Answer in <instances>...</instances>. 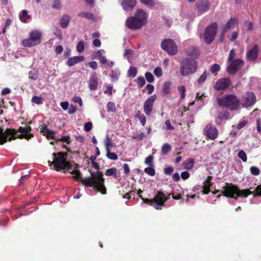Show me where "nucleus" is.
I'll list each match as a JSON object with an SVG mask.
<instances>
[{
	"label": "nucleus",
	"mask_w": 261,
	"mask_h": 261,
	"mask_svg": "<svg viewBox=\"0 0 261 261\" xmlns=\"http://www.w3.org/2000/svg\"><path fill=\"white\" fill-rule=\"evenodd\" d=\"M140 1L149 8L153 7L154 6V3L152 0H140Z\"/></svg>",
	"instance_id": "obj_50"
},
{
	"label": "nucleus",
	"mask_w": 261,
	"mask_h": 261,
	"mask_svg": "<svg viewBox=\"0 0 261 261\" xmlns=\"http://www.w3.org/2000/svg\"><path fill=\"white\" fill-rule=\"evenodd\" d=\"M84 42L83 41H80L78 43H77V46H76V50L77 51L81 53L82 52H83L84 50Z\"/></svg>",
	"instance_id": "obj_52"
},
{
	"label": "nucleus",
	"mask_w": 261,
	"mask_h": 261,
	"mask_svg": "<svg viewBox=\"0 0 261 261\" xmlns=\"http://www.w3.org/2000/svg\"><path fill=\"white\" fill-rule=\"evenodd\" d=\"M32 128L30 126L25 127L20 126L18 130L14 128H7L6 135L7 141H11L17 138L22 139L23 138L29 140L34 137L31 134Z\"/></svg>",
	"instance_id": "obj_4"
},
{
	"label": "nucleus",
	"mask_w": 261,
	"mask_h": 261,
	"mask_svg": "<svg viewBox=\"0 0 261 261\" xmlns=\"http://www.w3.org/2000/svg\"><path fill=\"white\" fill-rule=\"evenodd\" d=\"M194 164V160L193 159L190 158L184 162L183 166L185 169L191 170L193 168Z\"/></svg>",
	"instance_id": "obj_28"
},
{
	"label": "nucleus",
	"mask_w": 261,
	"mask_h": 261,
	"mask_svg": "<svg viewBox=\"0 0 261 261\" xmlns=\"http://www.w3.org/2000/svg\"><path fill=\"white\" fill-rule=\"evenodd\" d=\"M174 170L172 167H168L164 169V173L166 175H170L173 173Z\"/></svg>",
	"instance_id": "obj_56"
},
{
	"label": "nucleus",
	"mask_w": 261,
	"mask_h": 261,
	"mask_svg": "<svg viewBox=\"0 0 261 261\" xmlns=\"http://www.w3.org/2000/svg\"><path fill=\"white\" fill-rule=\"evenodd\" d=\"M137 74V69L135 66H131L127 71V76L134 78Z\"/></svg>",
	"instance_id": "obj_32"
},
{
	"label": "nucleus",
	"mask_w": 261,
	"mask_h": 261,
	"mask_svg": "<svg viewBox=\"0 0 261 261\" xmlns=\"http://www.w3.org/2000/svg\"><path fill=\"white\" fill-rule=\"evenodd\" d=\"M258 53V46L255 44L251 49L247 51L246 54L247 59L250 61L255 62L257 58Z\"/></svg>",
	"instance_id": "obj_18"
},
{
	"label": "nucleus",
	"mask_w": 261,
	"mask_h": 261,
	"mask_svg": "<svg viewBox=\"0 0 261 261\" xmlns=\"http://www.w3.org/2000/svg\"><path fill=\"white\" fill-rule=\"evenodd\" d=\"M207 72L205 70L199 77V79L197 80V83L198 84H201L204 82L207 78Z\"/></svg>",
	"instance_id": "obj_43"
},
{
	"label": "nucleus",
	"mask_w": 261,
	"mask_h": 261,
	"mask_svg": "<svg viewBox=\"0 0 261 261\" xmlns=\"http://www.w3.org/2000/svg\"><path fill=\"white\" fill-rule=\"evenodd\" d=\"M84 60L85 58L84 56H74L73 57L69 58L68 59L67 64L69 66H72L77 63L83 61Z\"/></svg>",
	"instance_id": "obj_25"
},
{
	"label": "nucleus",
	"mask_w": 261,
	"mask_h": 261,
	"mask_svg": "<svg viewBox=\"0 0 261 261\" xmlns=\"http://www.w3.org/2000/svg\"><path fill=\"white\" fill-rule=\"evenodd\" d=\"M231 84V80L229 77L222 78L218 80L214 86L218 91L224 90L228 88Z\"/></svg>",
	"instance_id": "obj_16"
},
{
	"label": "nucleus",
	"mask_w": 261,
	"mask_h": 261,
	"mask_svg": "<svg viewBox=\"0 0 261 261\" xmlns=\"http://www.w3.org/2000/svg\"><path fill=\"white\" fill-rule=\"evenodd\" d=\"M247 122H248L247 121H246V120H243L242 121H240L237 124L236 128L237 129H241L243 127L245 126V125L247 124Z\"/></svg>",
	"instance_id": "obj_59"
},
{
	"label": "nucleus",
	"mask_w": 261,
	"mask_h": 261,
	"mask_svg": "<svg viewBox=\"0 0 261 261\" xmlns=\"http://www.w3.org/2000/svg\"><path fill=\"white\" fill-rule=\"evenodd\" d=\"M210 3L208 0H200L196 4V8L198 12H204L209 10Z\"/></svg>",
	"instance_id": "obj_21"
},
{
	"label": "nucleus",
	"mask_w": 261,
	"mask_h": 261,
	"mask_svg": "<svg viewBox=\"0 0 261 261\" xmlns=\"http://www.w3.org/2000/svg\"><path fill=\"white\" fill-rule=\"evenodd\" d=\"M146 89L147 90V93L150 94L153 92L154 88L152 85L147 84L146 86Z\"/></svg>",
	"instance_id": "obj_60"
},
{
	"label": "nucleus",
	"mask_w": 261,
	"mask_h": 261,
	"mask_svg": "<svg viewBox=\"0 0 261 261\" xmlns=\"http://www.w3.org/2000/svg\"><path fill=\"white\" fill-rule=\"evenodd\" d=\"M100 62L101 64H106V68H112L113 65V62H111V63H107V60L105 56H102L99 59Z\"/></svg>",
	"instance_id": "obj_39"
},
{
	"label": "nucleus",
	"mask_w": 261,
	"mask_h": 261,
	"mask_svg": "<svg viewBox=\"0 0 261 261\" xmlns=\"http://www.w3.org/2000/svg\"><path fill=\"white\" fill-rule=\"evenodd\" d=\"M161 48L170 56L175 55L178 51L176 43L171 39H166L163 40L161 43Z\"/></svg>",
	"instance_id": "obj_10"
},
{
	"label": "nucleus",
	"mask_w": 261,
	"mask_h": 261,
	"mask_svg": "<svg viewBox=\"0 0 261 261\" xmlns=\"http://www.w3.org/2000/svg\"><path fill=\"white\" fill-rule=\"evenodd\" d=\"M156 99V95L154 94L148 98L144 102V112L147 116L150 115L153 110V104Z\"/></svg>",
	"instance_id": "obj_15"
},
{
	"label": "nucleus",
	"mask_w": 261,
	"mask_h": 261,
	"mask_svg": "<svg viewBox=\"0 0 261 261\" xmlns=\"http://www.w3.org/2000/svg\"><path fill=\"white\" fill-rule=\"evenodd\" d=\"M121 5L125 11H130L136 6V0H123Z\"/></svg>",
	"instance_id": "obj_22"
},
{
	"label": "nucleus",
	"mask_w": 261,
	"mask_h": 261,
	"mask_svg": "<svg viewBox=\"0 0 261 261\" xmlns=\"http://www.w3.org/2000/svg\"><path fill=\"white\" fill-rule=\"evenodd\" d=\"M218 104L222 108L230 111H235L240 107V101L234 94H226L217 99Z\"/></svg>",
	"instance_id": "obj_5"
},
{
	"label": "nucleus",
	"mask_w": 261,
	"mask_h": 261,
	"mask_svg": "<svg viewBox=\"0 0 261 261\" xmlns=\"http://www.w3.org/2000/svg\"><path fill=\"white\" fill-rule=\"evenodd\" d=\"M139 88H142L146 83L145 80L143 76H139L135 81Z\"/></svg>",
	"instance_id": "obj_38"
},
{
	"label": "nucleus",
	"mask_w": 261,
	"mask_h": 261,
	"mask_svg": "<svg viewBox=\"0 0 261 261\" xmlns=\"http://www.w3.org/2000/svg\"><path fill=\"white\" fill-rule=\"evenodd\" d=\"M77 16L80 17H84L88 20L96 21L97 19L93 14L89 12H81L78 13Z\"/></svg>",
	"instance_id": "obj_26"
},
{
	"label": "nucleus",
	"mask_w": 261,
	"mask_h": 261,
	"mask_svg": "<svg viewBox=\"0 0 261 261\" xmlns=\"http://www.w3.org/2000/svg\"><path fill=\"white\" fill-rule=\"evenodd\" d=\"M190 176V174L188 171H184L181 173V177L183 180L187 179Z\"/></svg>",
	"instance_id": "obj_64"
},
{
	"label": "nucleus",
	"mask_w": 261,
	"mask_h": 261,
	"mask_svg": "<svg viewBox=\"0 0 261 261\" xmlns=\"http://www.w3.org/2000/svg\"><path fill=\"white\" fill-rule=\"evenodd\" d=\"M220 70V66L219 64H213L210 68V71L211 72V73L215 74H217V72H219Z\"/></svg>",
	"instance_id": "obj_40"
},
{
	"label": "nucleus",
	"mask_w": 261,
	"mask_h": 261,
	"mask_svg": "<svg viewBox=\"0 0 261 261\" xmlns=\"http://www.w3.org/2000/svg\"><path fill=\"white\" fill-rule=\"evenodd\" d=\"M142 201H143V202L147 203V204H148L149 205H151V206H153L154 202H153V199H149L148 198H142Z\"/></svg>",
	"instance_id": "obj_62"
},
{
	"label": "nucleus",
	"mask_w": 261,
	"mask_h": 261,
	"mask_svg": "<svg viewBox=\"0 0 261 261\" xmlns=\"http://www.w3.org/2000/svg\"><path fill=\"white\" fill-rule=\"evenodd\" d=\"M103 53H104V50L103 49H100L98 50L97 51L95 52L93 55V58L99 59L100 58L103 56Z\"/></svg>",
	"instance_id": "obj_54"
},
{
	"label": "nucleus",
	"mask_w": 261,
	"mask_h": 261,
	"mask_svg": "<svg viewBox=\"0 0 261 261\" xmlns=\"http://www.w3.org/2000/svg\"><path fill=\"white\" fill-rule=\"evenodd\" d=\"M105 144L107 157L110 159L114 160V153L110 152L111 148L113 147V143L112 142V138L110 137L108 135L106 136Z\"/></svg>",
	"instance_id": "obj_19"
},
{
	"label": "nucleus",
	"mask_w": 261,
	"mask_h": 261,
	"mask_svg": "<svg viewBox=\"0 0 261 261\" xmlns=\"http://www.w3.org/2000/svg\"><path fill=\"white\" fill-rule=\"evenodd\" d=\"M69 136H62L61 139H57V141H62V142H66L67 144H69L70 143Z\"/></svg>",
	"instance_id": "obj_55"
},
{
	"label": "nucleus",
	"mask_w": 261,
	"mask_h": 261,
	"mask_svg": "<svg viewBox=\"0 0 261 261\" xmlns=\"http://www.w3.org/2000/svg\"><path fill=\"white\" fill-rule=\"evenodd\" d=\"M198 68V62L193 59L185 58L180 63V74L183 76H189L194 73Z\"/></svg>",
	"instance_id": "obj_7"
},
{
	"label": "nucleus",
	"mask_w": 261,
	"mask_h": 261,
	"mask_svg": "<svg viewBox=\"0 0 261 261\" xmlns=\"http://www.w3.org/2000/svg\"><path fill=\"white\" fill-rule=\"evenodd\" d=\"M136 117L137 118H138L142 125L144 126L146 121L145 116L143 114L141 113L140 111H138L137 113Z\"/></svg>",
	"instance_id": "obj_33"
},
{
	"label": "nucleus",
	"mask_w": 261,
	"mask_h": 261,
	"mask_svg": "<svg viewBox=\"0 0 261 261\" xmlns=\"http://www.w3.org/2000/svg\"><path fill=\"white\" fill-rule=\"evenodd\" d=\"M178 91L180 93V98L184 99L185 98V93L186 91V87L184 86H179L178 87Z\"/></svg>",
	"instance_id": "obj_44"
},
{
	"label": "nucleus",
	"mask_w": 261,
	"mask_h": 261,
	"mask_svg": "<svg viewBox=\"0 0 261 261\" xmlns=\"http://www.w3.org/2000/svg\"><path fill=\"white\" fill-rule=\"evenodd\" d=\"M212 177L208 176L206 180L203 182V186H202V193L205 194H208L210 192V187L212 186L213 182L211 181Z\"/></svg>",
	"instance_id": "obj_23"
},
{
	"label": "nucleus",
	"mask_w": 261,
	"mask_h": 261,
	"mask_svg": "<svg viewBox=\"0 0 261 261\" xmlns=\"http://www.w3.org/2000/svg\"><path fill=\"white\" fill-rule=\"evenodd\" d=\"M251 173L253 175H258L259 174L260 170L258 168L255 166H252L250 168Z\"/></svg>",
	"instance_id": "obj_51"
},
{
	"label": "nucleus",
	"mask_w": 261,
	"mask_h": 261,
	"mask_svg": "<svg viewBox=\"0 0 261 261\" xmlns=\"http://www.w3.org/2000/svg\"><path fill=\"white\" fill-rule=\"evenodd\" d=\"M72 100L74 102L79 103L80 106H82V104H83L82 100V98L80 96H75L73 98Z\"/></svg>",
	"instance_id": "obj_61"
},
{
	"label": "nucleus",
	"mask_w": 261,
	"mask_h": 261,
	"mask_svg": "<svg viewBox=\"0 0 261 261\" xmlns=\"http://www.w3.org/2000/svg\"><path fill=\"white\" fill-rule=\"evenodd\" d=\"M172 147L168 143H165L163 145L161 148V154L162 155L167 154L171 150Z\"/></svg>",
	"instance_id": "obj_29"
},
{
	"label": "nucleus",
	"mask_w": 261,
	"mask_h": 261,
	"mask_svg": "<svg viewBox=\"0 0 261 261\" xmlns=\"http://www.w3.org/2000/svg\"><path fill=\"white\" fill-rule=\"evenodd\" d=\"M32 102L40 105L43 103L42 98L41 96H34L32 98Z\"/></svg>",
	"instance_id": "obj_42"
},
{
	"label": "nucleus",
	"mask_w": 261,
	"mask_h": 261,
	"mask_svg": "<svg viewBox=\"0 0 261 261\" xmlns=\"http://www.w3.org/2000/svg\"><path fill=\"white\" fill-rule=\"evenodd\" d=\"M153 73L154 75L158 77H160L162 76L163 75L162 69L160 67H155L153 70Z\"/></svg>",
	"instance_id": "obj_48"
},
{
	"label": "nucleus",
	"mask_w": 261,
	"mask_h": 261,
	"mask_svg": "<svg viewBox=\"0 0 261 261\" xmlns=\"http://www.w3.org/2000/svg\"><path fill=\"white\" fill-rule=\"evenodd\" d=\"M91 177L86 178H82L81 172L73 176V178L78 180L80 179L81 182L86 187H93L98 192L102 194L106 193V188L104 185L103 174L99 171L90 172Z\"/></svg>",
	"instance_id": "obj_2"
},
{
	"label": "nucleus",
	"mask_w": 261,
	"mask_h": 261,
	"mask_svg": "<svg viewBox=\"0 0 261 261\" xmlns=\"http://www.w3.org/2000/svg\"><path fill=\"white\" fill-rule=\"evenodd\" d=\"M53 155L54 156V161L53 162L48 161V164L49 166L53 164L56 171L72 168V164L66 159V152H58L53 153Z\"/></svg>",
	"instance_id": "obj_6"
},
{
	"label": "nucleus",
	"mask_w": 261,
	"mask_h": 261,
	"mask_svg": "<svg viewBox=\"0 0 261 261\" xmlns=\"http://www.w3.org/2000/svg\"><path fill=\"white\" fill-rule=\"evenodd\" d=\"M70 22V17L68 15H64L60 20V26L63 29H66Z\"/></svg>",
	"instance_id": "obj_27"
},
{
	"label": "nucleus",
	"mask_w": 261,
	"mask_h": 261,
	"mask_svg": "<svg viewBox=\"0 0 261 261\" xmlns=\"http://www.w3.org/2000/svg\"><path fill=\"white\" fill-rule=\"evenodd\" d=\"M98 84V77L96 72H93L89 81V88L91 91H95L97 89Z\"/></svg>",
	"instance_id": "obj_20"
},
{
	"label": "nucleus",
	"mask_w": 261,
	"mask_h": 261,
	"mask_svg": "<svg viewBox=\"0 0 261 261\" xmlns=\"http://www.w3.org/2000/svg\"><path fill=\"white\" fill-rule=\"evenodd\" d=\"M171 83L170 82H166L164 83L163 86V91L166 94H168L170 93Z\"/></svg>",
	"instance_id": "obj_35"
},
{
	"label": "nucleus",
	"mask_w": 261,
	"mask_h": 261,
	"mask_svg": "<svg viewBox=\"0 0 261 261\" xmlns=\"http://www.w3.org/2000/svg\"><path fill=\"white\" fill-rule=\"evenodd\" d=\"M52 7L55 9H60L61 8V0H55L53 2Z\"/></svg>",
	"instance_id": "obj_53"
},
{
	"label": "nucleus",
	"mask_w": 261,
	"mask_h": 261,
	"mask_svg": "<svg viewBox=\"0 0 261 261\" xmlns=\"http://www.w3.org/2000/svg\"><path fill=\"white\" fill-rule=\"evenodd\" d=\"M0 127V145H3L7 142L6 135V130Z\"/></svg>",
	"instance_id": "obj_31"
},
{
	"label": "nucleus",
	"mask_w": 261,
	"mask_h": 261,
	"mask_svg": "<svg viewBox=\"0 0 261 261\" xmlns=\"http://www.w3.org/2000/svg\"><path fill=\"white\" fill-rule=\"evenodd\" d=\"M148 14L142 9H138L134 15L126 20V27L131 30H140L147 23Z\"/></svg>",
	"instance_id": "obj_3"
},
{
	"label": "nucleus",
	"mask_w": 261,
	"mask_h": 261,
	"mask_svg": "<svg viewBox=\"0 0 261 261\" xmlns=\"http://www.w3.org/2000/svg\"><path fill=\"white\" fill-rule=\"evenodd\" d=\"M186 53L188 56L195 58H197L199 55L198 49L196 47L192 45L186 48Z\"/></svg>",
	"instance_id": "obj_24"
},
{
	"label": "nucleus",
	"mask_w": 261,
	"mask_h": 261,
	"mask_svg": "<svg viewBox=\"0 0 261 261\" xmlns=\"http://www.w3.org/2000/svg\"><path fill=\"white\" fill-rule=\"evenodd\" d=\"M238 155L239 158H240L243 162H245L247 161V155L244 150L239 151Z\"/></svg>",
	"instance_id": "obj_49"
},
{
	"label": "nucleus",
	"mask_w": 261,
	"mask_h": 261,
	"mask_svg": "<svg viewBox=\"0 0 261 261\" xmlns=\"http://www.w3.org/2000/svg\"><path fill=\"white\" fill-rule=\"evenodd\" d=\"M30 15L28 14V11L26 10H23L21 11V14L19 16L20 20L23 22H26L27 20L30 19Z\"/></svg>",
	"instance_id": "obj_30"
},
{
	"label": "nucleus",
	"mask_w": 261,
	"mask_h": 261,
	"mask_svg": "<svg viewBox=\"0 0 261 261\" xmlns=\"http://www.w3.org/2000/svg\"><path fill=\"white\" fill-rule=\"evenodd\" d=\"M221 194L219 195L217 198L223 195L227 198H233L237 200L238 197L246 198L251 194H253V196L255 197L261 196V186H257L255 188V192H253L249 189L241 190L237 185L226 182L225 186L221 190Z\"/></svg>",
	"instance_id": "obj_1"
},
{
	"label": "nucleus",
	"mask_w": 261,
	"mask_h": 261,
	"mask_svg": "<svg viewBox=\"0 0 261 261\" xmlns=\"http://www.w3.org/2000/svg\"><path fill=\"white\" fill-rule=\"evenodd\" d=\"M145 76L148 83H152L154 80V78L152 74L150 72H146L145 73Z\"/></svg>",
	"instance_id": "obj_46"
},
{
	"label": "nucleus",
	"mask_w": 261,
	"mask_h": 261,
	"mask_svg": "<svg viewBox=\"0 0 261 261\" xmlns=\"http://www.w3.org/2000/svg\"><path fill=\"white\" fill-rule=\"evenodd\" d=\"M218 30V24L213 22L208 25L205 30L204 40L207 44H211L215 39Z\"/></svg>",
	"instance_id": "obj_8"
},
{
	"label": "nucleus",
	"mask_w": 261,
	"mask_h": 261,
	"mask_svg": "<svg viewBox=\"0 0 261 261\" xmlns=\"http://www.w3.org/2000/svg\"><path fill=\"white\" fill-rule=\"evenodd\" d=\"M235 55H236L235 50L234 48H232L229 51V56L227 58V62L229 63V62H230L233 61Z\"/></svg>",
	"instance_id": "obj_47"
},
{
	"label": "nucleus",
	"mask_w": 261,
	"mask_h": 261,
	"mask_svg": "<svg viewBox=\"0 0 261 261\" xmlns=\"http://www.w3.org/2000/svg\"><path fill=\"white\" fill-rule=\"evenodd\" d=\"M144 172L149 175L154 176L155 174V171L152 166H149L144 169Z\"/></svg>",
	"instance_id": "obj_41"
},
{
	"label": "nucleus",
	"mask_w": 261,
	"mask_h": 261,
	"mask_svg": "<svg viewBox=\"0 0 261 261\" xmlns=\"http://www.w3.org/2000/svg\"><path fill=\"white\" fill-rule=\"evenodd\" d=\"M165 125L167 130H173L174 129V127L171 124L169 120H167L165 121Z\"/></svg>",
	"instance_id": "obj_57"
},
{
	"label": "nucleus",
	"mask_w": 261,
	"mask_h": 261,
	"mask_svg": "<svg viewBox=\"0 0 261 261\" xmlns=\"http://www.w3.org/2000/svg\"><path fill=\"white\" fill-rule=\"evenodd\" d=\"M153 156L152 155H149L148 157L145 159V164L148 165L149 166H153Z\"/></svg>",
	"instance_id": "obj_45"
},
{
	"label": "nucleus",
	"mask_w": 261,
	"mask_h": 261,
	"mask_svg": "<svg viewBox=\"0 0 261 261\" xmlns=\"http://www.w3.org/2000/svg\"><path fill=\"white\" fill-rule=\"evenodd\" d=\"M242 106L248 108L254 105L256 101V97L252 92H247L242 96Z\"/></svg>",
	"instance_id": "obj_11"
},
{
	"label": "nucleus",
	"mask_w": 261,
	"mask_h": 261,
	"mask_svg": "<svg viewBox=\"0 0 261 261\" xmlns=\"http://www.w3.org/2000/svg\"><path fill=\"white\" fill-rule=\"evenodd\" d=\"M120 194H121L122 197L123 198H125L127 199H129L131 197V194L132 193V191H125L124 188L122 187V190L119 191Z\"/></svg>",
	"instance_id": "obj_34"
},
{
	"label": "nucleus",
	"mask_w": 261,
	"mask_h": 261,
	"mask_svg": "<svg viewBox=\"0 0 261 261\" xmlns=\"http://www.w3.org/2000/svg\"><path fill=\"white\" fill-rule=\"evenodd\" d=\"M237 23L238 19L236 18L231 17L227 21L226 23L222 27L221 30V39L222 40H223L224 35L228 31V30L233 28L236 24Z\"/></svg>",
	"instance_id": "obj_17"
},
{
	"label": "nucleus",
	"mask_w": 261,
	"mask_h": 261,
	"mask_svg": "<svg viewBox=\"0 0 261 261\" xmlns=\"http://www.w3.org/2000/svg\"><path fill=\"white\" fill-rule=\"evenodd\" d=\"M226 68L227 72L231 75H235L244 66V61L240 59H234L230 62Z\"/></svg>",
	"instance_id": "obj_12"
},
{
	"label": "nucleus",
	"mask_w": 261,
	"mask_h": 261,
	"mask_svg": "<svg viewBox=\"0 0 261 261\" xmlns=\"http://www.w3.org/2000/svg\"><path fill=\"white\" fill-rule=\"evenodd\" d=\"M204 134L206 138L214 140L218 135V130L216 127L211 123L206 124L203 128Z\"/></svg>",
	"instance_id": "obj_14"
},
{
	"label": "nucleus",
	"mask_w": 261,
	"mask_h": 261,
	"mask_svg": "<svg viewBox=\"0 0 261 261\" xmlns=\"http://www.w3.org/2000/svg\"><path fill=\"white\" fill-rule=\"evenodd\" d=\"M29 38L24 39L22 45L24 47H31L38 45L41 42V34L40 32L36 30L32 31L29 35Z\"/></svg>",
	"instance_id": "obj_9"
},
{
	"label": "nucleus",
	"mask_w": 261,
	"mask_h": 261,
	"mask_svg": "<svg viewBox=\"0 0 261 261\" xmlns=\"http://www.w3.org/2000/svg\"><path fill=\"white\" fill-rule=\"evenodd\" d=\"M107 110L109 112H113L114 111V103L111 102H108Z\"/></svg>",
	"instance_id": "obj_63"
},
{
	"label": "nucleus",
	"mask_w": 261,
	"mask_h": 261,
	"mask_svg": "<svg viewBox=\"0 0 261 261\" xmlns=\"http://www.w3.org/2000/svg\"><path fill=\"white\" fill-rule=\"evenodd\" d=\"M168 197H166L165 194L162 191H158L156 194L153 198V207L156 210H161L165 203L168 200Z\"/></svg>",
	"instance_id": "obj_13"
},
{
	"label": "nucleus",
	"mask_w": 261,
	"mask_h": 261,
	"mask_svg": "<svg viewBox=\"0 0 261 261\" xmlns=\"http://www.w3.org/2000/svg\"><path fill=\"white\" fill-rule=\"evenodd\" d=\"M56 134V132L49 129L48 128L44 132L42 135L46 136L48 139H54V135Z\"/></svg>",
	"instance_id": "obj_36"
},
{
	"label": "nucleus",
	"mask_w": 261,
	"mask_h": 261,
	"mask_svg": "<svg viewBox=\"0 0 261 261\" xmlns=\"http://www.w3.org/2000/svg\"><path fill=\"white\" fill-rule=\"evenodd\" d=\"M29 76L30 79L33 80H36L38 79L39 76L38 71L36 69H33L30 71L29 73Z\"/></svg>",
	"instance_id": "obj_37"
},
{
	"label": "nucleus",
	"mask_w": 261,
	"mask_h": 261,
	"mask_svg": "<svg viewBox=\"0 0 261 261\" xmlns=\"http://www.w3.org/2000/svg\"><path fill=\"white\" fill-rule=\"evenodd\" d=\"M92 127V123L91 122H86L84 125V130L86 132H89Z\"/></svg>",
	"instance_id": "obj_58"
}]
</instances>
